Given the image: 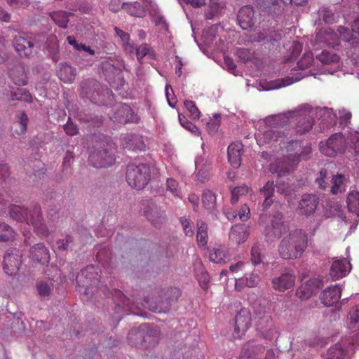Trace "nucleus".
Returning <instances> with one entry per match:
<instances>
[{"instance_id":"obj_59","label":"nucleus","mask_w":359,"mask_h":359,"mask_svg":"<svg viewBox=\"0 0 359 359\" xmlns=\"http://www.w3.org/2000/svg\"><path fill=\"white\" fill-rule=\"evenodd\" d=\"M8 59L6 44L5 39L0 35V64L4 63Z\"/></svg>"},{"instance_id":"obj_21","label":"nucleus","mask_w":359,"mask_h":359,"mask_svg":"<svg viewBox=\"0 0 359 359\" xmlns=\"http://www.w3.org/2000/svg\"><path fill=\"white\" fill-rule=\"evenodd\" d=\"M282 215L275 217L271 222V226L265 229L264 233L269 239L273 237H280L287 230V226L282 222Z\"/></svg>"},{"instance_id":"obj_6","label":"nucleus","mask_w":359,"mask_h":359,"mask_svg":"<svg viewBox=\"0 0 359 359\" xmlns=\"http://www.w3.org/2000/svg\"><path fill=\"white\" fill-rule=\"evenodd\" d=\"M108 149L95 150L89 156V161L95 168H104L112 165L115 162V144L113 142L107 144Z\"/></svg>"},{"instance_id":"obj_23","label":"nucleus","mask_w":359,"mask_h":359,"mask_svg":"<svg viewBox=\"0 0 359 359\" xmlns=\"http://www.w3.org/2000/svg\"><path fill=\"white\" fill-rule=\"evenodd\" d=\"M29 258L34 262H39L44 264L49 262L50 255L43 244L38 243L32 248Z\"/></svg>"},{"instance_id":"obj_49","label":"nucleus","mask_w":359,"mask_h":359,"mask_svg":"<svg viewBox=\"0 0 359 359\" xmlns=\"http://www.w3.org/2000/svg\"><path fill=\"white\" fill-rule=\"evenodd\" d=\"M313 57L311 53H304L300 60L297 62L299 69H304L309 68L313 63Z\"/></svg>"},{"instance_id":"obj_40","label":"nucleus","mask_w":359,"mask_h":359,"mask_svg":"<svg viewBox=\"0 0 359 359\" xmlns=\"http://www.w3.org/2000/svg\"><path fill=\"white\" fill-rule=\"evenodd\" d=\"M325 215L327 217H337L342 219H345L342 206L338 203H330L327 205Z\"/></svg>"},{"instance_id":"obj_53","label":"nucleus","mask_w":359,"mask_h":359,"mask_svg":"<svg viewBox=\"0 0 359 359\" xmlns=\"http://www.w3.org/2000/svg\"><path fill=\"white\" fill-rule=\"evenodd\" d=\"M262 258L261 255V249L258 245H255L251 250V262L253 264L257 265L262 262Z\"/></svg>"},{"instance_id":"obj_54","label":"nucleus","mask_w":359,"mask_h":359,"mask_svg":"<svg viewBox=\"0 0 359 359\" xmlns=\"http://www.w3.org/2000/svg\"><path fill=\"white\" fill-rule=\"evenodd\" d=\"M290 48L292 49V53L290 57L287 59L289 61L296 59V57L299 55L302 50V45L299 41H293Z\"/></svg>"},{"instance_id":"obj_26","label":"nucleus","mask_w":359,"mask_h":359,"mask_svg":"<svg viewBox=\"0 0 359 359\" xmlns=\"http://www.w3.org/2000/svg\"><path fill=\"white\" fill-rule=\"evenodd\" d=\"M260 280L258 274L250 273L248 276L235 279V287L238 290H241L245 286L249 287H257Z\"/></svg>"},{"instance_id":"obj_58","label":"nucleus","mask_w":359,"mask_h":359,"mask_svg":"<svg viewBox=\"0 0 359 359\" xmlns=\"http://www.w3.org/2000/svg\"><path fill=\"white\" fill-rule=\"evenodd\" d=\"M274 192V184L273 181H268L263 188L260 189V193L264 196L271 197Z\"/></svg>"},{"instance_id":"obj_30","label":"nucleus","mask_w":359,"mask_h":359,"mask_svg":"<svg viewBox=\"0 0 359 359\" xmlns=\"http://www.w3.org/2000/svg\"><path fill=\"white\" fill-rule=\"evenodd\" d=\"M227 256V252L223 246L215 247L209 253L210 260L216 264L224 263Z\"/></svg>"},{"instance_id":"obj_1","label":"nucleus","mask_w":359,"mask_h":359,"mask_svg":"<svg viewBox=\"0 0 359 359\" xmlns=\"http://www.w3.org/2000/svg\"><path fill=\"white\" fill-rule=\"evenodd\" d=\"M313 111L304 107L297 110L282 114L271 115L259 121L257 126L255 139L259 146L280 145V149L273 154L262 152V158L269 163L271 172L283 177L292 172L301 160L306 159L311 152L310 146L302 147L300 142L293 140L284 132L275 129L277 127L297 123L296 132L300 135L310 130L313 126Z\"/></svg>"},{"instance_id":"obj_14","label":"nucleus","mask_w":359,"mask_h":359,"mask_svg":"<svg viewBox=\"0 0 359 359\" xmlns=\"http://www.w3.org/2000/svg\"><path fill=\"white\" fill-rule=\"evenodd\" d=\"M351 269V263L346 259H335L330 267V276L334 280H338L348 274Z\"/></svg>"},{"instance_id":"obj_28","label":"nucleus","mask_w":359,"mask_h":359,"mask_svg":"<svg viewBox=\"0 0 359 359\" xmlns=\"http://www.w3.org/2000/svg\"><path fill=\"white\" fill-rule=\"evenodd\" d=\"M134 51L136 52L137 59L140 62H142V60L144 57H147L149 59L154 60L156 58V53L154 49L147 43H143L138 47L135 46Z\"/></svg>"},{"instance_id":"obj_43","label":"nucleus","mask_w":359,"mask_h":359,"mask_svg":"<svg viewBox=\"0 0 359 359\" xmlns=\"http://www.w3.org/2000/svg\"><path fill=\"white\" fill-rule=\"evenodd\" d=\"M317 59L323 65H331L337 63L339 60V57L332 52L323 50L317 56Z\"/></svg>"},{"instance_id":"obj_31","label":"nucleus","mask_w":359,"mask_h":359,"mask_svg":"<svg viewBox=\"0 0 359 359\" xmlns=\"http://www.w3.org/2000/svg\"><path fill=\"white\" fill-rule=\"evenodd\" d=\"M102 68L103 69H109L111 70V72H115L114 74H116V76H117V81H118V83L116 84L115 81H113L112 78L111 77V76L108 74L106 73V76H107V81L109 82V83L110 84V86L111 87H113L114 88L118 90L119 88V87L122 86L123 85V77L120 74V72L119 71L115 68V67L108 62H104L102 63Z\"/></svg>"},{"instance_id":"obj_47","label":"nucleus","mask_w":359,"mask_h":359,"mask_svg":"<svg viewBox=\"0 0 359 359\" xmlns=\"http://www.w3.org/2000/svg\"><path fill=\"white\" fill-rule=\"evenodd\" d=\"M178 117L179 121L184 128L191 132L194 135L199 136L201 135L199 129L192 123L189 121L184 116L179 114Z\"/></svg>"},{"instance_id":"obj_56","label":"nucleus","mask_w":359,"mask_h":359,"mask_svg":"<svg viewBox=\"0 0 359 359\" xmlns=\"http://www.w3.org/2000/svg\"><path fill=\"white\" fill-rule=\"evenodd\" d=\"M165 93L168 104L172 108L175 107L176 104V97L174 95L173 90L170 85H166Z\"/></svg>"},{"instance_id":"obj_22","label":"nucleus","mask_w":359,"mask_h":359,"mask_svg":"<svg viewBox=\"0 0 359 359\" xmlns=\"http://www.w3.org/2000/svg\"><path fill=\"white\" fill-rule=\"evenodd\" d=\"M110 118L114 122L121 123H126L135 121L132 109L126 104H121L117 107V111L115 112Z\"/></svg>"},{"instance_id":"obj_12","label":"nucleus","mask_w":359,"mask_h":359,"mask_svg":"<svg viewBox=\"0 0 359 359\" xmlns=\"http://www.w3.org/2000/svg\"><path fill=\"white\" fill-rule=\"evenodd\" d=\"M318 203V198L313 194H304L302 196L297 212L302 215H310L316 211Z\"/></svg>"},{"instance_id":"obj_3","label":"nucleus","mask_w":359,"mask_h":359,"mask_svg":"<svg viewBox=\"0 0 359 359\" xmlns=\"http://www.w3.org/2000/svg\"><path fill=\"white\" fill-rule=\"evenodd\" d=\"M307 243L306 233L302 229H294L281 240L278 253L285 259H297L302 255Z\"/></svg>"},{"instance_id":"obj_29","label":"nucleus","mask_w":359,"mask_h":359,"mask_svg":"<svg viewBox=\"0 0 359 359\" xmlns=\"http://www.w3.org/2000/svg\"><path fill=\"white\" fill-rule=\"evenodd\" d=\"M317 37L320 41H322L330 47L335 48L339 45L338 36L331 29H326L324 34H322L321 32H319L317 34Z\"/></svg>"},{"instance_id":"obj_7","label":"nucleus","mask_w":359,"mask_h":359,"mask_svg":"<svg viewBox=\"0 0 359 359\" xmlns=\"http://www.w3.org/2000/svg\"><path fill=\"white\" fill-rule=\"evenodd\" d=\"M304 77L302 74H299L295 77L286 76L282 79L267 81L266 79H260L259 81V88L260 90H273L283 87L288 86L297 81H299Z\"/></svg>"},{"instance_id":"obj_35","label":"nucleus","mask_w":359,"mask_h":359,"mask_svg":"<svg viewBox=\"0 0 359 359\" xmlns=\"http://www.w3.org/2000/svg\"><path fill=\"white\" fill-rule=\"evenodd\" d=\"M73 15L63 11L53 12L50 14L51 19L60 27L65 28L69 20V18Z\"/></svg>"},{"instance_id":"obj_16","label":"nucleus","mask_w":359,"mask_h":359,"mask_svg":"<svg viewBox=\"0 0 359 359\" xmlns=\"http://www.w3.org/2000/svg\"><path fill=\"white\" fill-rule=\"evenodd\" d=\"M254 10L251 6L242 7L238 14V22L243 29H248L252 27L255 22Z\"/></svg>"},{"instance_id":"obj_52","label":"nucleus","mask_w":359,"mask_h":359,"mask_svg":"<svg viewBox=\"0 0 359 359\" xmlns=\"http://www.w3.org/2000/svg\"><path fill=\"white\" fill-rule=\"evenodd\" d=\"M20 93H14L11 95V99L13 100H21L27 102H30L32 101V97L31 94L25 90H20Z\"/></svg>"},{"instance_id":"obj_24","label":"nucleus","mask_w":359,"mask_h":359,"mask_svg":"<svg viewBox=\"0 0 359 359\" xmlns=\"http://www.w3.org/2000/svg\"><path fill=\"white\" fill-rule=\"evenodd\" d=\"M121 144L124 148L131 150H142L144 144L142 137L138 135H126L121 137Z\"/></svg>"},{"instance_id":"obj_41","label":"nucleus","mask_w":359,"mask_h":359,"mask_svg":"<svg viewBox=\"0 0 359 359\" xmlns=\"http://www.w3.org/2000/svg\"><path fill=\"white\" fill-rule=\"evenodd\" d=\"M203 205L205 209L212 211L216 205V196L210 190H205L202 195Z\"/></svg>"},{"instance_id":"obj_38","label":"nucleus","mask_w":359,"mask_h":359,"mask_svg":"<svg viewBox=\"0 0 359 359\" xmlns=\"http://www.w3.org/2000/svg\"><path fill=\"white\" fill-rule=\"evenodd\" d=\"M347 205L350 211L355 213L359 212V191L353 189L347 196Z\"/></svg>"},{"instance_id":"obj_51","label":"nucleus","mask_w":359,"mask_h":359,"mask_svg":"<svg viewBox=\"0 0 359 359\" xmlns=\"http://www.w3.org/2000/svg\"><path fill=\"white\" fill-rule=\"evenodd\" d=\"M168 189L173 194L174 196L182 198L181 190L178 187L177 182L172 178L168 179L167 180Z\"/></svg>"},{"instance_id":"obj_46","label":"nucleus","mask_w":359,"mask_h":359,"mask_svg":"<svg viewBox=\"0 0 359 359\" xmlns=\"http://www.w3.org/2000/svg\"><path fill=\"white\" fill-rule=\"evenodd\" d=\"M15 231L7 224L0 222V241H8L15 238Z\"/></svg>"},{"instance_id":"obj_5","label":"nucleus","mask_w":359,"mask_h":359,"mask_svg":"<svg viewBox=\"0 0 359 359\" xmlns=\"http://www.w3.org/2000/svg\"><path fill=\"white\" fill-rule=\"evenodd\" d=\"M149 167L146 164L129 165L126 172V180L131 187L142 189L149 182Z\"/></svg>"},{"instance_id":"obj_2","label":"nucleus","mask_w":359,"mask_h":359,"mask_svg":"<svg viewBox=\"0 0 359 359\" xmlns=\"http://www.w3.org/2000/svg\"><path fill=\"white\" fill-rule=\"evenodd\" d=\"M320 151L327 156L346 152L356 155L359 152V132L351 130L344 134L336 133L320 143Z\"/></svg>"},{"instance_id":"obj_36","label":"nucleus","mask_w":359,"mask_h":359,"mask_svg":"<svg viewBox=\"0 0 359 359\" xmlns=\"http://www.w3.org/2000/svg\"><path fill=\"white\" fill-rule=\"evenodd\" d=\"M332 184L331 192L333 194H337L346 190V178L344 175L341 174L334 176Z\"/></svg>"},{"instance_id":"obj_48","label":"nucleus","mask_w":359,"mask_h":359,"mask_svg":"<svg viewBox=\"0 0 359 359\" xmlns=\"http://www.w3.org/2000/svg\"><path fill=\"white\" fill-rule=\"evenodd\" d=\"M67 40L69 45L72 46L74 49L77 50H83L85 52H87L91 55H93L95 54V50H93L90 47L86 46L84 44L79 43L74 36H69L67 38Z\"/></svg>"},{"instance_id":"obj_63","label":"nucleus","mask_w":359,"mask_h":359,"mask_svg":"<svg viewBox=\"0 0 359 359\" xmlns=\"http://www.w3.org/2000/svg\"><path fill=\"white\" fill-rule=\"evenodd\" d=\"M6 1L13 8H23L28 6V0H6Z\"/></svg>"},{"instance_id":"obj_37","label":"nucleus","mask_w":359,"mask_h":359,"mask_svg":"<svg viewBox=\"0 0 359 359\" xmlns=\"http://www.w3.org/2000/svg\"><path fill=\"white\" fill-rule=\"evenodd\" d=\"M28 117L24 112H20L18 116V121L13 123L14 132L20 135L27 131Z\"/></svg>"},{"instance_id":"obj_57","label":"nucleus","mask_w":359,"mask_h":359,"mask_svg":"<svg viewBox=\"0 0 359 359\" xmlns=\"http://www.w3.org/2000/svg\"><path fill=\"white\" fill-rule=\"evenodd\" d=\"M236 55L241 61L244 62L250 60L252 57V53L248 49L243 48H239L236 51Z\"/></svg>"},{"instance_id":"obj_10","label":"nucleus","mask_w":359,"mask_h":359,"mask_svg":"<svg viewBox=\"0 0 359 359\" xmlns=\"http://www.w3.org/2000/svg\"><path fill=\"white\" fill-rule=\"evenodd\" d=\"M323 285L321 280L316 278H311L302 284L297 291V294L302 299H309L318 292Z\"/></svg>"},{"instance_id":"obj_20","label":"nucleus","mask_w":359,"mask_h":359,"mask_svg":"<svg viewBox=\"0 0 359 359\" xmlns=\"http://www.w3.org/2000/svg\"><path fill=\"white\" fill-rule=\"evenodd\" d=\"M97 267L88 266L81 270L76 276V283L79 286L85 287L90 284L93 280L97 278Z\"/></svg>"},{"instance_id":"obj_45","label":"nucleus","mask_w":359,"mask_h":359,"mask_svg":"<svg viewBox=\"0 0 359 359\" xmlns=\"http://www.w3.org/2000/svg\"><path fill=\"white\" fill-rule=\"evenodd\" d=\"M114 29L116 35L120 37L123 43L124 50L128 53H133L135 50V45L129 43L130 35L118 27H115Z\"/></svg>"},{"instance_id":"obj_9","label":"nucleus","mask_w":359,"mask_h":359,"mask_svg":"<svg viewBox=\"0 0 359 359\" xmlns=\"http://www.w3.org/2000/svg\"><path fill=\"white\" fill-rule=\"evenodd\" d=\"M251 325V314L246 309H241L236 316L235 330L233 336L235 338H241Z\"/></svg>"},{"instance_id":"obj_42","label":"nucleus","mask_w":359,"mask_h":359,"mask_svg":"<svg viewBox=\"0 0 359 359\" xmlns=\"http://www.w3.org/2000/svg\"><path fill=\"white\" fill-rule=\"evenodd\" d=\"M195 164L196 170H198V179L201 181L204 180L210 170V164L202 158H197Z\"/></svg>"},{"instance_id":"obj_34","label":"nucleus","mask_w":359,"mask_h":359,"mask_svg":"<svg viewBox=\"0 0 359 359\" xmlns=\"http://www.w3.org/2000/svg\"><path fill=\"white\" fill-rule=\"evenodd\" d=\"M122 6L128 13L135 17L142 18L146 14L145 9L140 3L123 4Z\"/></svg>"},{"instance_id":"obj_4","label":"nucleus","mask_w":359,"mask_h":359,"mask_svg":"<svg viewBox=\"0 0 359 359\" xmlns=\"http://www.w3.org/2000/svg\"><path fill=\"white\" fill-rule=\"evenodd\" d=\"M10 217L19 222H25L32 224L36 233L41 236H47L48 233L46 225L43 222L41 215V208L35 205L28 213L27 210L19 205H12L9 208Z\"/></svg>"},{"instance_id":"obj_8","label":"nucleus","mask_w":359,"mask_h":359,"mask_svg":"<svg viewBox=\"0 0 359 359\" xmlns=\"http://www.w3.org/2000/svg\"><path fill=\"white\" fill-rule=\"evenodd\" d=\"M338 32L341 39L348 42L351 46V50L347 53L348 56L353 58L355 64L359 65V39L346 27H339Z\"/></svg>"},{"instance_id":"obj_62","label":"nucleus","mask_w":359,"mask_h":359,"mask_svg":"<svg viewBox=\"0 0 359 359\" xmlns=\"http://www.w3.org/2000/svg\"><path fill=\"white\" fill-rule=\"evenodd\" d=\"M64 129L68 135H74L78 133L79 129L77 126L70 120L65 125Z\"/></svg>"},{"instance_id":"obj_13","label":"nucleus","mask_w":359,"mask_h":359,"mask_svg":"<svg viewBox=\"0 0 359 359\" xmlns=\"http://www.w3.org/2000/svg\"><path fill=\"white\" fill-rule=\"evenodd\" d=\"M8 74L15 85L23 86L27 84V70L22 64L18 62L9 67Z\"/></svg>"},{"instance_id":"obj_25","label":"nucleus","mask_w":359,"mask_h":359,"mask_svg":"<svg viewBox=\"0 0 359 359\" xmlns=\"http://www.w3.org/2000/svg\"><path fill=\"white\" fill-rule=\"evenodd\" d=\"M20 262H22V260L18 259V255L7 253L4 259L3 269L4 272L8 276L15 274L19 269Z\"/></svg>"},{"instance_id":"obj_60","label":"nucleus","mask_w":359,"mask_h":359,"mask_svg":"<svg viewBox=\"0 0 359 359\" xmlns=\"http://www.w3.org/2000/svg\"><path fill=\"white\" fill-rule=\"evenodd\" d=\"M238 215L241 221H247L250 216V208L246 204H244L241 207Z\"/></svg>"},{"instance_id":"obj_15","label":"nucleus","mask_w":359,"mask_h":359,"mask_svg":"<svg viewBox=\"0 0 359 359\" xmlns=\"http://www.w3.org/2000/svg\"><path fill=\"white\" fill-rule=\"evenodd\" d=\"M341 290L338 285L325 289L320 295V301L325 306H332L338 302Z\"/></svg>"},{"instance_id":"obj_33","label":"nucleus","mask_w":359,"mask_h":359,"mask_svg":"<svg viewBox=\"0 0 359 359\" xmlns=\"http://www.w3.org/2000/svg\"><path fill=\"white\" fill-rule=\"evenodd\" d=\"M348 328L353 332H358L357 336L359 338V309L354 308L349 313L347 323Z\"/></svg>"},{"instance_id":"obj_17","label":"nucleus","mask_w":359,"mask_h":359,"mask_svg":"<svg viewBox=\"0 0 359 359\" xmlns=\"http://www.w3.org/2000/svg\"><path fill=\"white\" fill-rule=\"evenodd\" d=\"M295 283V276L290 273H285L272 280V286L276 290L284 292L292 288Z\"/></svg>"},{"instance_id":"obj_39","label":"nucleus","mask_w":359,"mask_h":359,"mask_svg":"<svg viewBox=\"0 0 359 359\" xmlns=\"http://www.w3.org/2000/svg\"><path fill=\"white\" fill-rule=\"evenodd\" d=\"M198 231L196 234V238L198 245L205 246L208 242V226L202 221L197 222Z\"/></svg>"},{"instance_id":"obj_32","label":"nucleus","mask_w":359,"mask_h":359,"mask_svg":"<svg viewBox=\"0 0 359 359\" xmlns=\"http://www.w3.org/2000/svg\"><path fill=\"white\" fill-rule=\"evenodd\" d=\"M348 351L340 344H337L330 347L324 359H344Z\"/></svg>"},{"instance_id":"obj_27","label":"nucleus","mask_w":359,"mask_h":359,"mask_svg":"<svg viewBox=\"0 0 359 359\" xmlns=\"http://www.w3.org/2000/svg\"><path fill=\"white\" fill-rule=\"evenodd\" d=\"M57 74L58 78L65 83H72L76 76V69L67 63H60Z\"/></svg>"},{"instance_id":"obj_50","label":"nucleus","mask_w":359,"mask_h":359,"mask_svg":"<svg viewBox=\"0 0 359 359\" xmlns=\"http://www.w3.org/2000/svg\"><path fill=\"white\" fill-rule=\"evenodd\" d=\"M184 106L189 111L191 116L194 119H198L200 118V111L196 107V104L193 101L186 100L184 102Z\"/></svg>"},{"instance_id":"obj_64","label":"nucleus","mask_w":359,"mask_h":359,"mask_svg":"<svg viewBox=\"0 0 359 359\" xmlns=\"http://www.w3.org/2000/svg\"><path fill=\"white\" fill-rule=\"evenodd\" d=\"M223 67L224 69H226L229 72L235 74L236 67L231 58L229 57H224Z\"/></svg>"},{"instance_id":"obj_61","label":"nucleus","mask_w":359,"mask_h":359,"mask_svg":"<svg viewBox=\"0 0 359 359\" xmlns=\"http://www.w3.org/2000/svg\"><path fill=\"white\" fill-rule=\"evenodd\" d=\"M158 219H156L153 213H146L147 218L151 221L154 225L157 226L158 224H161L165 220V213L161 212L158 214Z\"/></svg>"},{"instance_id":"obj_55","label":"nucleus","mask_w":359,"mask_h":359,"mask_svg":"<svg viewBox=\"0 0 359 359\" xmlns=\"http://www.w3.org/2000/svg\"><path fill=\"white\" fill-rule=\"evenodd\" d=\"M318 15L326 23H332L334 21V15L332 12L327 8L320 9L318 11Z\"/></svg>"},{"instance_id":"obj_11","label":"nucleus","mask_w":359,"mask_h":359,"mask_svg":"<svg viewBox=\"0 0 359 359\" xmlns=\"http://www.w3.org/2000/svg\"><path fill=\"white\" fill-rule=\"evenodd\" d=\"M13 46L16 52L21 56H28L32 53L34 42L27 34H18L13 39Z\"/></svg>"},{"instance_id":"obj_44","label":"nucleus","mask_w":359,"mask_h":359,"mask_svg":"<svg viewBox=\"0 0 359 359\" xmlns=\"http://www.w3.org/2000/svg\"><path fill=\"white\" fill-rule=\"evenodd\" d=\"M251 191H252L251 188L245 184L241 185V186H238V187L233 188L231 190V203L236 204L238 201L240 197H241L245 194H248V193H250Z\"/></svg>"},{"instance_id":"obj_18","label":"nucleus","mask_w":359,"mask_h":359,"mask_svg":"<svg viewBox=\"0 0 359 359\" xmlns=\"http://www.w3.org/2000/svg\"><path fill=\"white\" fill-rule=\"evenodd\" d=\"M243 146L240 142L231 143L228 147V160L233 168H238L241 164Z\"/></svg>"},{"instance_id":"obj_19","label":"nucleus","mask_w":359,"mask_h":359,"mask_svg":"<svg viewBox=\"0 0 359 359\" xmlns=\"http://www.w3.org/2000/svg\"><path fill=\"white\" fill-rule=\"evenodd\" d=\"M250 234V228L243 224L233 226L229 232V239L237 244L246 241Z\"/></svg>"}]
</instances>
